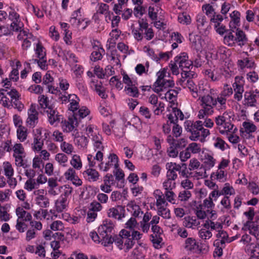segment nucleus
I'll use <instances>...</instances> for the list:
<instances>
[{"label": "nucleus", "instance_id": "nucleus-1", "mask_svg": "<svg viewBox=\"0 0 259 259\" xmlns=\"http://www.w3.org/2000/svg\"><path fill=\"white\" fill-rule=\"evenodd\" d=\"M86 132L88 137L91 139L95 150H98L96 156H93L91 154L88 155V160L89 165L90 167H94L96 164L94 161L96 160L99 161H102L103 158V154L102 150H104V146L102 143L103 138L100 135L96 128L93 125H90L86 128Z\"/></svg>", "mask_w": 259, "mask_h": 259}, {"label": "nucleus", "instance_id": "nucleus-2", "mask_svg": "<svg viewBox=\"0 0 259 259\" xmlns=\"http://www.w3.org/2000/svg\"><path fill=\"white\" fill-rule=\"evenodd\" d=\"M185 130L191 133L190 139L193 141L199 140L203 142L205 138L210 135L209 131L203 126L202 121L197 120L195 122L187 120L184 122Z\"/></svg>", "mask_w": 259, "mask_h": 259}, {"label": "nucleus", "instance_id": "nucleus-3", "mask_svg": "<svg viewBox=\"0 0 259 259\" xmlns=\"http://www.w3.org/2000/svg\"><path fill=\"white\" fill-rule=\"evenodd\" d=\"M98 232L102 237V244L108 246L111 244V237L114 234V225L110 220H105L98 229Z\"/></svg>", "mask_w": 259, "mask_h": 259}, {"label": "nucleus", "instance_id": "nucleus-4", "mask_svg": "<svg viewBox=\"0 0 259 259\" xmlns=\"http://www.w3.org/2000/svg\"><path fill=\"white\" fill-rule=\"evenodd\" d=\"M228 113L224 112L222 115L215 117V122L218 126L220 133L225 134L228 132H234L236 127L233 129L234 125L230 122V119L227 118Z\"/></svg>", "mask_w": 259, "mask_h": 259}, {"label": "nucleus", "instance_id": "nucleus-5", "mask_svg": "<svg viewBox=\"0 0 259 259\" xmlns=\"http://www.w3.org/2000/svg\"><path fill=\"white\" fill-rule=\"evenodd\" d=\"M148 103L151 105V109L156 115H159L164 110V104L158 101V97L155 94L151 95L148 98Z\"/></svg>", "mask_w": 259, "mask_h": 259}, {"label": "nucleus", "instance_id": "nucleus-6", "mask_svg": "<svg viewBox=\"0 0 259 259\" xmlns=\"http://www.w3.org/2000/svg\"><path fill=\"white\" fill-rule=\"evenodd\" d=\"M108 159V161L105 163L101 162L99 164L100 170L107 171L112 166H114V168L118 167V157L115 154H110Z\"/></svg>", "mask_w": 259, "mask_h": 259}, {"label": "nucleus", "instance_id": "nucleus-7", "mask_svg": "<svg viewBox=\"0 0 259 259\" xmlns=\"http://www.w3.org/2000/svg\"><path fill=\"white\" fill-rule=\"evenodd\" d=\"M242 78L243 77L242 76H236L235 78V82L232 84L235 92L234 98L237 101H241L243 97L242 94L244 92V84L241 82Z\"/></svg>", "mask_w": 259, "mask_h": 259}, {"label": "nucleus", "instance_id": "nucleus-8", "mask_svg": "<svg viewBox=\"0 0 259 259\" xmlns=\"http://www.w3.org/2000/svg\"><path fill=\"white\" fill-rule=\"evenodd\" d=\"M44 189L37 190L33 192L36 196L34 199L35 203L41 208H47L50 205L49 199L44 195Z\"/></svg>", "mask_w": 259, "mask_h": 259}, {"label": "nucleus", "instance_id": "nucleus-9", "mask_svg": "<svg viewBox=\"0 0 259 259\" xmlns=\"http://www.w3.org/2000/svg\"><path fill=\"white\" fill-rule=\"evenodd\" d=\"M223 20V17L220 14H214L210 19V23L213 25L216 32L220 35H223L226 30L225 26L222 24Z\"/></svg>", "mask_w": 259, "mask_h": 259}, {"label": "nucleus", "instance_id": "nucleus-10", "mask_svg": "<svg viewBox=\"0 0 259 259\" xmlns=\"http://www.w3.org/2000/svg\"><path fill=\"white\" fill-rule=\"evenodd\" d=\"M180 177L183 178H194L199 179L200 178H206L207 177L206 172H203V170L191 171L188 169H182L179 170Z\"/></svg>", "mask_w": 259, "mask_h": 259}, {"label": "nucleus", "instance_id": "nucleus-11", "mask_svg": "<svg viewBox=\"0 0 259 259\" xmlns=\"http://www.w3.org/2000/svg\"><path fill=\"white\" fill-rule=\"evenodd\" d=\"M244 96V104L247 106L254 107L256 103V99L259 98V90L245 92Z\"/></svg>", "mask_w": 259, "mask_h": 259}, {"label": "nucleus", "instance_id": "nucleus-12", "mask_svg": "<svg viewBox=\"0 0 259 259\" xmlns=\"http://www.w3.org/2000/svg\"><path fill=\"white\" fill-rule=\"evenodd\" d=\"M41 129L37 128L33 137V141L31 144V148L34 152H39L44 146V140L41 137Z\"/></svg>", "mask_w": 259, "mask_h": 259}, {"label": "nucleus", "instance_id": "nucleus-13", "mask_svg": "<svg viewBox=\"0 0 259 259\" xmlns=\"http://www.w3.org/2000/svg\"><path fill=\"white\" fill-rule=\"evenodd\" d=\"M167 169L166 177L176 180L178 178L177 171L180 170V164L176 163L168 162L166 164Z\"/></svg>", "mask_w": 259, "mask_h": 259}, {"label": "nucleus", "instance_id": "nucleus-14", "mask_svg": "<svg viewBox=\"0 0 259 259\" xmlns=\"http://www.w3.org/2000/svg\"><path fill=\"white\" fill-rule=\"evenodd\" d=\"M175 85V83L172 79H166V78L163 79L159 82L158 84H153V91L156 93H159L161 92H163L164 90L169 88L173 87Z\"/></svg>", "mask_w": 259, "mask_h": 259}, {"label": "nucleus", "instance_id": "nucleus-15", "mask_svg": "<svg viewBox=\"0 0 259 259\" xmlns=\"http://www.w3.org/2000/svg\"><path fill=\"white\" fill-rule=\"evenodd\" d=\"M185 249L189 253H199V245L193 238H188L185 240Z\"/></svg>", "mask_w": 259, "mask_h": 259}, {"label": "nucleus", "instance_id": "nucleus-16", "mask_svg": "<svg viewBox=\"0 0 259 259\" xmlns=\"http://www.w3.org/2000/svg\"><path fill=\"white\" fill-rule=\"evenodd\" d=\"M78 125L77 117L72 116L69 117L67 120H64L62 122V128L64 132L69 133L73 131L74 129L76 131V127Z\"/></svg>", "mask_w": 259, "mask_h": 259}, {"label": "nucleus", "instance_id": "nucleus-17", "mask_svg": "<svg viewBox=\"0 0 259 259\" xmlns=\"http://www.w3.org/2000/svg\"><path fill=\"white\" fill-rule=\"evenodd\" d=\"M120 235L122 236L123 239V246L125 247L126 251H128L134 245L135 242L131 238L130 236V231L122 229L120 231Z\"/></svg>", "mask_w": 259, "mask_h": 259}, {"label": "nucleus", "instance_id": "nucleus-18", "mask_svg": "<svg viewBox=\"0 0 259 259\" xmlns=\"http://www.w3.org/2000/svg\"><path fill=\"white\" fill-rule=\"evenodd\" d=\"M109 6L104 3L98 4L97 7L96 13L93 15V18L96 22L99 20L98 15L99 14L104 15L105 16L106 21H107V14H109Z\"/></svg>", "mask_w": 259, "mask_h": 259}, {"label": "nucleus", "instance_id": "nucleus-19", "mask_svg": "<svg viewBox=\"0 0 259 259\" xmlns=\"http://www.w3.org/2000/svg\"><path fill=\"white\" fill-rule=\"evenodd\" d=\"M28 117L26 123L31 127H34L38 122V113L35 107L31 106L28 111Z\"/></svg>", "mask_w": 259, "mask_h": 259}, {"label": "nucleus", "instance_id": "nucleus-20", "mask_svg": "<svg viewBox=\"0 0 259 259\" xmlns=\"http://www.w3.org/2000/svg\"><path fill=\"white\" fill-rule=\"evenodd\" d=\"M47 113L48 120L51 125L55 123H58L60 120V115L58 112L54 109V107L49 108V109L44 111Z\"/></svg>", "mask_w": 259, "mask_h": 259}, {"label": "nucleus", "instance_id": "nucleus-21", "mask_svg": "<svg viewBox=\"0 0 259 259\" xmlns=\"http://www.w3.org/2000/svg\"><path fill=\"white\" fill-rule=\"evenodd\" d=\"M204 165H201L199 170H203V172H206V171L212 168L215 163V159L213 156L209 154H205L204 155Z\"/></svg>", "mask_w": 259, "mask_h": 259}, {"label": "nucleus", "instance_id": "nucleus-22", "mask_svg": "<svg viewBox=\"0 0 259 259\" xmlns=\"http://www.w3.org/2000/svg\"><path fill=\"white\" fill-rule=\"evenodd\" d=\"M127 210L131 212L135 218L141 217L143 212L140 207L136 204L135 201H131L127 204Z\"/></svg>", "mask_w": 259, "mask_h": 259}, {"label": "nucleus", "instance_id": "nucleus-23", "mask_svg": "<svg viewBox=\"0 0 259 259\" xmlns=\"http://www.w3.org/2000/svg\"><path fill=\"white\" fill-rule=\"evenodd\" d=\"M118 208H120V211L117 208L112 207L109 209L108 211V217L109 218H112L118 220H121L122 218H124V213L122 211H124L123 208L118 206Z\"/></svg>", "mask_w": 259, "mask_h": 259}, {"label": "nucleus", "instance_id": "nucleus-24", "mask_svg": "<svg viewBox=\"0 0 259 259\" xmlns=\"http://www.w3.org/2000/svg\"><path fill=\"white\" fill-rule=\"evenodd\" d=\"M214 107L219 111H223L227 109V99L219 95L214 99L213 102Z\"/></svg>", "mask_w": 259, "mask_h": 259}, {"label": "nucleus", "instance_id": "nucleus-25", "mask_svg": "<svg viewBox=\"0 0 259 259\" xmlns=\"http://www.w3.org/2000/svg\"><path fill=\"white\" fill-rule=\"evenodd\" d=\"M244 214L246 217L248 221L244 224L243 228L245 230L248 229L250 233V227L252 224V221L254 216V210L252 207H249L248 211L244 212Z\"/></svg>", "mask_w": 259, "mask_h": 259}, {"label": "nucleus", "instance_id": "nucleus-26", "mask_svg": "<svg viewBox=\"0 0 259 259\" xmlns=\"http://www.w3.org/2000/svg\"><path fill=\"white\" fill-rule=\"evenodd\" d=\"M84 177L90 182H95L99 179V174L95 169L89 168L83 172Z\"/></svg>", "mask_w": 259, "mask_h": 259}, {"label": "nucleus", "instance_id": "nucleus-27", "mask_svg": "<svg viewBox=\"0 0 259 259\" xmlns=\"http://www.w3.org/2000/svg\"><path fill=\"white\" fill-rule=\"evenodd\" d=\"M69 200L60 197L55 202V208L58 212H61L66 209Z\"/></svg>", "mask_w": 259, "mask_h": 259}, {"label": "nucleus", "instance_id": "nucleus-28", "mask_svg": "<svg viewBox=\"0 0 259 259\" xmlns=\"http://www.w3.org/2000/svg\"><path fill=\"white\" fill-rule=\"evenodd\" d=\"M16 213L18 217V219H20L23 222L30 221L32 220V216L30 213L24 210L23 208H17Z\"/></svg>", "mask_w": 259, "mask_h": 259}, {"label": "nucleus", "instance_id": "nucleus-29", "mask_svg": "<svg viewBox=\"0 0 259 259\" xmlns=\"http://www.w3.org/2000/svg\"><path fill=\"white\" fill-rule=\"evenodd\" d=\"M184 226L189 228H194L200 224L199 220L195 217H187L183 221Z\"/></svg>", "mask_w": 259, "mask_h": 259}, {"label": "nucleus", "instance_id": "nucleus-30", "mask_svg": "<svg viewBox=\"0 0 259 259\" xmlns=\"http://www.w3.org/2000/svg\"><path fill=\"white\" fill-rule=\"evenodd\" d=\"M38 102L40 107L45 110L53 106L50 103L49 98L44 95H40L38 97Z\"/></svg>", "mask_w": 259, "mask_h": 259}, {"label": "nucleus", "instance_id": "nucleus-31", "mask_svg": "<svg viewBox=\"0 0 259 259\" xmlns=\"http://www.w3.org/2000/svg\"><path fill=\"white\" fill-rule=\"evenodd\" d=\"M125 94L129 96L137 98L139 97V92L138 88L134 84L129 86H125L124 90Z\"/></svg>", "mask_w": 259, "mask_h": 259}, {"label": "nucleus", "instance_id": "nucleus-32", "mask_svg": "<svg viewBox=\"0 0 259 259\" xmlns=\"http://www.w3.org/2000/svg\"><path fill=\"white\" fill-rule=\"evenodd\" d=\"M94 50L90 56L91 60L94 62L101 60L102 58V53L105 52L104 50L102 48L98 47H94Z\"/></svg>", "mask_w": 259, "mask_h": 259}, {"label": "nucleus", "instance_id": "nucleus-33", "mask_svg": "<svg viewBox=\"0 0 259 259\" xmlns=\"http://www.w3.org/2000/svg\"><path fill=\"white\" fill-rule=\"evenodd\" d=\"M59 190L61 194L60 197L69 200L73 191L72 188L68 185H65L59 187Z\"/></svg>", "mask_w": 259, "mask_h": 259}, {"label": "nucleus", "instance_id": "nucleus-34", "mask_svg": "<svg viewBox=\"0 0 259 259\" xmlns=\"http://www.w3.org/2000/svg\"><path fill=\"white\" fill-rule=\"evenodd\" d=\"M35 54L36 58L39 59H44L46 57V49L42 46L41 43H37L34 48Z\"/></svg>", "mask_w": 259, "mask_h": 259}, {"label": "nucleus", "instance_id": "nucleus-35", "mask_svg": "<svg viewBox=\"0 0 259 259\" xmlns=\"http://www.w3.org/2000/svg\"><path fill=\"white\" fill-rule=\"evenodd\" d=\"M197 26L198 29L204 30L207 24L206 17L203 14H198L196 16Z\"/></svg>", "mask_w": 259, "mask_h": 259}, {"label": "nucleus", "instance_id": "nucleus-36", "mask_svg": "<svg viewBox=\"0 0 259 259\" xmlns=\"http://www.w3.org/2000/svg\"><path fill=\"white\" fill-rule=\"evenodd\" d=\"M238 65L241 68H252L255 66L254 62L248 58H244L242 60H239L238 61Z\"/></svg>", "mask_w": 259, "mask_h": 259}, {"label": "nucleus", "instance_id": "nucleus-37", "mask_svg": "<svg viewBox=\"0 0 259 259\" xmlns=\"http://www.w3.org/2000/svg\"><path fill=\"white\" fill-rule=\"evenodd\" d=\"M69 99H70L69 101L70 102V107L69 109L73 112L76 111L79 107L78 98L76 95L72 94L70 95Z\"/></svg>", "mask_w": 259, "mask_h": 259}, {"label": "nucleus", "instance_id": "nucleus-38", "mask_svg": "<svg viewBox=\"0 0 259 259\" xmlns=\"http://www.w3.org/2000/svg\"><path fill=\"white\" fill-rule=\"evenodd\" d=\"M189 40L191 43L192 47L196 50H199L200 48V36L195 34H190Z\"/></svg>", "mask_w": 259, "mask_h": 259}, {"label": "nucleus", "instance_id": "nucleus-39", "mask_svg": "<svg viewBox=\"0 0 259 259\" xmlns=\"http://www.w3.org/2000/svg\"><path fill=\"white\" fill-rule=\"evenodd\" d=\"M113 174L115 177V179L117 181L120 182V185L119 187L121 188L124 186L123 181L124 174L123 171L118 167L115 168V170L113 171Z\"/></svg>", "mask_w": 259, "mask_h": 259}, {"label": "nucleus", "instance_id": "nucleus-40", "mask_svg": "<svg viewBox=\"0 0 259 259\" xmlns=\"http://www.w3.org/2000/svg\"><path fill=\"white\" fill-rule=\"evenodd\" d=\"M166 179L162 183L163 188L165 190H172L176 188V180L166 177Z\"/></svg>", "mask_w": 259, "mask_h": 259}, {"label": "nucleus", "instance_id": "nucleus-41", "mask_svg": "<svg viewBox=\"0 0 259 259\" xmlns=\"http://www.w3.org/2000/svg\"><path fill=\"white\" fill-rule=\"evenodd\" d=\"M70 164L74 168L77 170L80 169L82 167V162L80 156L76 154L73 155L70 160Z\"/></svg>", "mask_w": 259, "mask_h": 259}, {"label": "nucleus", "instance_id": "nucleus-42", "mask_svg": "<svg viewBox=\"0 0 259 259\" xmlns=\"http://www.w3.org/2000/svg\"><path fill=\"white\" fill-rule=\"evenodd\" d=\"M113 242L116 245L119 249H122L123 248V239L121 235H120V232H119V235H114L111 237V242L112 244Z\"/></svg>", "mask_w": 259, "mask_h": 259}, {"label": "nucleus", "instance_id": "nucleus-43", "mask_svg": "<svg viewBox=\"0 0 259 259\" xmlns=\"http://www.w3.org/2000/svg\"><path fill=\"white\" fill-rule=\"evenodd\" d=\"M236 34V42H238L239 43V45L242 47L247 41V38L245 34L242 30H237Z\"/></svg>", "mask_w": 259, "mask_h": 259}, {"label": "nucleus", "instance_id": "nucleus-44", "mask_svg": "<svg viewBox=\"0 0 259 259\" xmlns=\"http://www.w3.org/2000/svg\"><path fill=\"white\" fill-rule=\"evenodd\" d=\"M27 130L24 126H20L17 130L18 139L21 142L24 141L27 137Z\"/></svg>", "mask_w": 259, "mask_h": 259}, {"label": "nucleus", "instance_id": "nucleus-45", "mask_svg": "<svg viewBox=\"0 0 259 259\" xmlns=\"http://www.w3.org/2000/svg\"><path fill=\"white\" fill-rule=\"evenodd\" d=\"M200 162L198 161V160L195 158H192L189 161V163L188 165V168L189 170L191 171L198 169L199 171V168L201 166Z\"/></svg>", "mask_w": 259, "mask_h": 259}, {"label": "nucleus", "instance_id": "nucleus-46", "mask_svg": "<svg viewBox=\"0 0 259 259\" xmlns=\"http://www.w3.org/2000/svg\"><path fill=\"white\" fill-rule=\"evenodd\" d=\"M3 168L4 174L6 177L13 176L14 170L12 164L9 162H4L3 163Z\"/></svg>", "mask_w": 259, "mask_h": 259}, {"label": "nucleus", "instance_id": "nucleus-47", "mask_svg": "<svg viewBox=\"0 0 259 259\" xmlns=\"http://www.w3.org/2000/svg\"><path fill=\"white\" fill-rule=\"evenodd\" d=\"M227 174L225 173V171L222 169H219L216 173H212L211 175V179H217L220 182H224L226 180V176Z\"/></svg>", "mask_w": 259, "mask_h": 259}, {"label": "nucleus", "instance_id": "nucleus-48", "mask_svg": "<svg viewBox=\"0 0 259 259\" xmlns=\"http://www.w3.org/2000/svg\"><path fill=\"white\" fill-rule=\"evenodd\" d=\"M12 22L10 27L12 30L14 31L18 32L20 29H22L24 27V24L21 21L20 17L18 19L12 21Z\"/></svg>", "mask_w": 259, "mask_h": 259}, {"label": "nucleus", "instance_id": "nucleus-49", "mask_svg": "<svg viewBox=\"0 0 259 259\" xmlns=\"http://www.w3.org/2000/svg\"><path fill=\"white\" fill-rule=\"evenodd\" d=\"M55 160L59 163L60 165L63 166H66V163L68 161V157L64 153H59L55 155Z\"/></svg>", "mask_w": 259, "mask_h": 259}, {"label": "nucleus", "instance_id": "nucleus-50", "mask_svg": "<svg viewBox=\"0 0 259 259\" xmlns=\"http://www.w3.org/2000/svg\"><path fill=\"white\" fill-rule=\"evenodd\" d=\"M60 147L62 151L67 154H71L74 150L73 146L71 144L66 142H63Z\"/></svg>", "mask_w": 259, "mask_h": 259}, {"label": "nucleus", "instance_id": "nucleus-51", "mask_svg": "<svg viewBox=\"0 0 259 259\" xmlns=\"http://www.w3.org/2000/svg\"><path fill=\"white\" fill-rule=\"evenodd\" d=\"M233 89L228 84H226L224 85L223 90L219 94L224 98H227L233 94Z\"/></svg>", "mask_w": 259, "mask_h": 259}, {"label": "nucleus", "instance_id": "nucleus-52", "mask_svg": "<svg viewBox=\"0 0 259 259\" xmlns=\"http://www.w3.org/2000/svg\"><path fill=\"white\" fill-rule=\"evenodd\" d=\"M188 60V56L186 53H181L179 55L175 58V61L180 66L187 60Z\"/></svg>", "mask_w": 259, "mask_h": 259}, {"label": "nucleus", "instance_id": "nucleus-53", "mask_svg": "<svg viewBox=\"0 0 259 259\" xmlns=\"http://www.w3.org/2000/svg\"><path fill=\"white\" fill-rule=\"evenodd\" d=\"M242 126L247 133H250L255 132L256 130V126L252 123L247 121H244L242 123Z\"/></svg>", "mask_w": 259, "mask_h": 259}, {"label": "nucleus", "instance_id": "nucleus-54", "mask_svg": "<svg viewBox=\"0 0 259 259\" xmlns=\"http://www.w3.org/2000/svg\"><path fill=\"white\" fill-rule=\"evenodd\" d=\"M191 193L188 190H184L181 191L178 196V199L181 201H186L191 197Z\"/></svg>", "mask_w": 259, "mask_h": 259}, {"label": "nucleus", "instance_id": "nucleus-55", "mask_svg": "<svg viewBox=\"0 0 259 259\" xmlns=\"http://www.w3.org/2000/svg\"><path fill=\"white\" fill-rule=\"evenodd\" d=\"M187 148L188 150H189L193 154H197L201 151V145L196 143L193 142L189 144Z\"/></svg>", "mask_w": 259, "mask_h": 259}, {"label": "nucleus", "instance_id": "nucleus-56", "mask_svg": "<svg viewBox=\"0 0 259 259\" xmlns=\"http://www.w3.org/2000/svg\"><path fill=\"white\" fill-rule=\"evenodd\" d=\"M224 40L226 45L232 46L236 42V37L234 36L232 32H230L224 37Z\"/></svg>", "mask_w": 259, "mask_h": 259}, {"label": "nucleus", "instance_id": "nucleus-57", "mask_svg": "<svg viewBox=\"0 0 259 259\" xmlns=\"http://www.w3.org/2000/svg\"><path fill=\"white\" fill-rule=\"evenodd\" d=\"M18 31L19 32V34L17 36V38L19 40L25 39V36L27 38H30L32 36V34L29 33V30L27 29H24V27L22 28V29H20Z\"/></svg>", "mask_w": 259, "mask_h": 259}, {"label": "nucleus", "instance_id": "nucleus-58", "mask_svg": "<svg viewBox=\"0 0 259 259\" xmlns=\"http://www.w3.org/2000/svg\"><path fill=\"white\" fill-rule=\"evenodd\" d=\"M37 183L35 180L32 179H29L25 183L24 188L29 191H32L33 189H36Z\"/></svg>", "mask_w": 259, "mask_h": 259}, {"label": "nucleus", "instance_id": "nucleus-59", "mask_svg": "<svg viewBox=\"0 0 259 259\" xmlns=\"http://www.w3.org/2000/svg\"><path fill=\"white\" fill-rule=\"evenodd\" d=\"M103 208L101 203L97 201H93L90 204L89 209L97 213L100 211Z\"/></svg>", "mask_w": 259, "mask_h": 259}, {"label": "nucleus", "instance_id": "nucleus-60", "mask_svg": "<svg viewBox=\"0 0 259 259\" xmlns=\"http://www.w3.org/2000/svg\"><path fill=\"white\" fill-rule=\"evenodd\" d=\"M212 233L210 230L201 229L199 231V236L203 240H207L212 237Z\"/></svg>", "mask_w": 259, "mask_h": 259}, {"label": "nucleus", "instance_id": "nucleus-61", "mask_svg": "<svg viewBox=\"0 0 259 259\" xmlns=\"http://www.w3.org/2000/svg\"><path fill=\"white\" fill-rule=\"evenodd\" d=\"M95 90L98 95L100 96L102 99H105L107 98L108 96L106 94L105 91L101 84H95Z\"/></svg>", "mask_w": 259, "mask_h": 259}, {"label": "nucleus", "instance_id": "nucleus-62", "mask_svg": "<svg viewBox=\"0 0 259 259\" xmlns=\"http://www.w3.org/2000/svg\"><path fill=\"white\" fill-rule=\"evenodd\" d=\"M158 214L164 219L170 218V211L165 206H161L158 208Z\"/></svg>", "mask_w": 259, "mask_h": 259}, {"label": "nucleus", "instance_id": "nucleus-63", "mask_svg": "<svg viewBox=\"0 0 259 259\" xmlns=\"http://www.w3.org/2000/svg\"><path fill=\"white\" fill-rule=\"evenodd\" d=\"M214 99L209 95H204L201 98V105H213V102Z\"/></svg>", "mask_w": 259, "mask_h": 259}, {"label": "nucleus", "instance_id": "nucleus-64", "mask_svg": "<svg viewBox=\"0 0 259 259\" xmlns=\"http://www.w3.org/2000/svg\"><path fill=\"white\" fill-rule=\"evenodd\" d=\"M50 228L53 231H62L64 227L61 221H55L52 223Z\"/></svg>", "mask_w": 259, "mask_h": 259}]
</instances>
